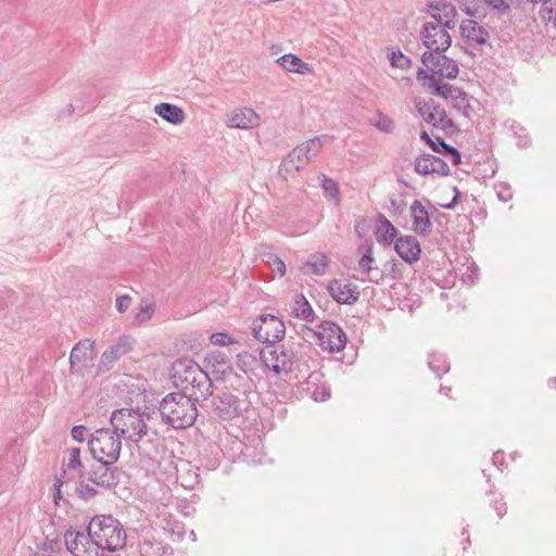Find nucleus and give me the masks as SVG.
Segmentation results:
<instances>
[{"instance_id": "obj_1", "label": "nucleus", "mask_w": 556, "mask_h": 556, "mask_svg": "<svg viewBox=\"0 0 556 556\" xmlns=\"http://www.w3.org/2000/svg\"><path fill=\"white\" fill-rule=\"evenodd\" d=\"M280 396L291 397L293 388L296 387L315 402H325L330 397V389L323 382L321 372H311L302 383L301 379L308 370L306 365L293 359L285 351H280Z\"/></svg>"}, {"instance_id": "obj_2", "label": "nucleus", "mask_w": 556, "mask_h": 556, "mask_svg": "<svg viewBox=\"0 0 556 556\" xmlns=\"http://www.w3.org/2000/svg\"><path fill=\"white\" fill-rule=\"evenodd\" d=\"M172 380L194 401L206 400L213 392L212 378L199 364L189 358L178 359L172 367Z\"/></svg>"}, {"instance_id": "obj_3", "label": "nucleus", "mask_w": 556, "mask_h": 556, "mask_svg": "<svg viewBox=\"0 0 556 556\" xmlns=\"http://www.w3.org/2000/svg\"><path fill=\"white\" fill-rule=\"evenodd\" d=\"M89 535L100 548V556L104 552H116L126 545L127 534L123 525L111 515H99L89 522Z\"/></svg>"}, {"instance_id": "obj_4", "label": "nucleus", "mask_w": 556, "mask_h": 556, "mask_svg": "<svg viewBox=\"0 0 556 556\" xmlns=\"http://www.w3.org/2000/svg\"><path fill=\"white\" fill-rule=\"evenodd\" d=\"M193 401L180 392L166 395L159 407L162 419L175 429L192 426L198 415Z\"/></svg>"}, {"instance_id": "obj_5", "label": "nucleus", "mask_w": 556, "mask_h": 556, "mask_svg": "<svg viewBox=\"0 0 556 556\" xmlns=\"http://www.w3.org/2000/svg\"><path fill=\"white\" fill-rule=\"evenodd\" d=\"M253 334L264 344L258 350L264 366L278 374V317L273 314L260 316L254 323Z\"/></svg>"}, {"instance_id": "obj_6", "label": "nucleus", "mask_w": 556, "mask_h": 556, "mask_svg": "<svg viewBox=\"0 0 556 556\" xmlns=\"http://www.w3.org/2000/svg\"><path fill=\"white\" fill-rule=\"evenodd\" d=\"M110 422L114 432L126 441L139 442L147 434L143 416L132 409L122 408L112 413Z\"/></svg>"}, {"instance_id": "obj_7", "label": "nucleus", "mask_w": 556, "mask_h": 556, "mask_svg": "<svg viewBox=\"0 0 556 556\" xmlns=\"http://www.w3.org/2000/svg\"><path fill=\"white\" fill-rule=\"evenodd\" d=\"M88 446L96 460L116 463L121 454L122 441L114 430L101 428L91 434Z\"/></svg>"}, {"instance_id": "obj_8", "label": "nucleus", "mask_w": 556, "mask_h": 556, "mask_svg": "<svg viewBox=\"0 0 556 556\" xmlns=\"http://www.w3.org/2000/svg\"><path fill=\"white\" fill-rule=\"evenodd\" d=\"M321 147L323 142L319 138L311 139L298 146L280 163V172L282 170L281 167H283L285 172L289 175L298 173L301 167L319 153Z\"/></svg>"}, {"instance_id": "obj_9", "label": "nucleus", "mask_w": 556, "mask_h": 556, "mask_svg": "<svg viewBox=\"0 0 556 556\" xmlns=\"http://www.w3.org/2000/svg\"><path fill=\"white\" fill-rule=\"evenodd\" d=\"M446 50L425 51L421 55V62L429 74H433L438 78L454 79L458 75V65L447 58L444 52Z\"/></svg>"}, {"instance_id": "obj_10", "label": "nucleus", "mask_w": 556, "mask_h": 556, "mask_svg": "<svg viewBox=\"0 0 556 556\" xmlns=\"http://www.w3.org/2000/svg\"><path fill=\"white\" fill-rule=\"evenodd\" d=\"M215 414L223 420H233L243 415L249 403L245 397L223 392L214 400Z\"/></svg>"}, {"instance_id": "obj_11", "label": "nucleus", "mask_w": 556, "mask_h": 556, "mask_svg": "<svg viewBox=\"0 0 556 556\" xmlns=\"http://www.w3.org/2000/svg\"><path fill=\"white\" fill-rule=\"evenodd\" d=\"M317 337L319 345L329 353H338L346 345L344 331L333 321H321L318 326Z\"/></svg>"}, {"instance_id": "obj_12", "label": "nucleus", "mask_w": 556, "mask_h": 556, "mask_svg": "<svg viewBox=\"0 0 556 556\" xmlns=\"http://www.w3.org/2000/svg\"><path fill=\"white\" fill-rule=\"evenodd\" d=\"M448 29L435 22L424 24L420 37L428 51L447 50L451 47L452 38Z\"/></svg>"}, {"instance_id": "obj_13", "label": "nucleus", "mask_w": 556, "mask_h": 556, "mask_svg": "<svg viewBox=\"0 0 556 556\" xmlns=\"http://www.w3.org/2000/svg\"><path fill=\"white\" fill-rule=\"evenodd\" d=\"M64 541L67 551L74 556H100V548L96 546L94 540L89 535V526L87 527V533L66 531Z\"/></svg>"}, {"instance_id": "obj_14", "label": "nucleus", "mask_w": 556, "mask_h": 556, "mask_svg": "<svg viewBox=\"0 0 556 556\" xmlns=\"http://www.w3.org/2000/svg\"><path fill=\"white\" fill-rule=\"evenodd\" d=\"M417 80L422 83V86L430 90L433 96L443 98L445 100H453L455 93L459 94V88L443 83L442 78L434 77L433 74H429L426 70L419 68L416 74Z\"/></svg>"}, {"instance_id": "obj_15", "label": "nucleus", "mask_w": 556, "mask_h": 556, "mask_svg": "<svg viewBox=\"0 0 556 556\" xmlns=\"http://www.w3.org/2000/svg\"><path fill=\"white\" fill-rule=\"evenodd\" d=\"M135 340L129 336H122L118 340L110 345L101 355L99 362V370L108 371L124 355L132 350Z\"/></svg>"}, {"instance_id": "obj_16", "label": "nucleus", "mask_w": 556, "mask_h": 556, "mask_svg": "<svg viewBox=\"0 0 556 556\" xmlns=\"http://www.w3.org/2000/svg\"><path fill=\"white\" fill-rule=\"evenodd\" d=\"M92 467L89 480L101 488L111 489L118 483V471L113 465L115 463H106V460H97Z\"/></svg>"}, {"instance_id": "obj_17", "label": "nucleus", "mask_w": 556, "mask_h": 556, "mask_svg": "<svg viewBox=\"0 0 556 556\" xmlns=\"http://www.w3.org/2000/svg\"><path fill=\"white\" fill-rule=\"evenodd\" d=\"M203 364L202 368L215 380H225L226 376L232 371L226 355L219 351L207 354Z\"/></svg>"}, {"instance_id": "obj_18", "label": "nucleus", "mask_w": 556, "mask_h": 556, "mask_svg": "<svg viewBox=\"0 0 556 556\" xmlns=\"http://www.w3.org/2000/svg\"><path fill=\"white\" fill-rule=\"evenodd\" d=\"M328 292L333 300L341 304H353L359 298L356 285L339 279L329 282Z\"/></svg>"}, {"instance_id": "obj_19", "label": "nucleus", "mask_w": 556, "mask_h": 556, "mask_svg": "<svg viewBox=\"0 0 556 556\" xmlns=\"http://www.w3.org/2000/svg\"><path fill=\"white\" fill-rule=\"evenodd\" d=\"M415 170L421 175L438 174L446 176L450 167L445 161L433 154H424L416 159Z\"/></svg>"}, {"instance_id": "obj_20", "label": "nucleus", "mask_w": 556, "mask_h": 556, "mask_svg": "<svg viewBox=\"0 0 556 556\" xmlns=\"http://www.w3.org/2000/svg\"><path fill=\"white\" fill-rule=\"evenodd\" d=\"M397 255L408 264L415 263L420 256V244L413 236H402L394 241Z\"/></svg>"}, {"instance_id": "obj_21", "label": "nucleus", "mask_w": 556, "mask_h": 556, "mask_svg": "<svg viewBox=\"0 0 556 556\" xmlns=\"http://www.w3.org/2000/svg\"><path fill=\"white\" fill-rule=\"evenodd\" d=\"M409 212L413 219V230L419 236L429 235L432 230V224L425 205L420 201L415 200L409 207Z\"/></svg>"}, {"instance_id": "obj_22", "label": "nucleus", "mask_w": 556, "mask_h": 556, "mask_svg": "<svg viewBox=\"0 0 556 556\" xmlns=\"http://www.w3.org/2000/svg\"><path fill=\"white\" fill-rule=\"evenodd\" d=\"M258 124V115L249 108L233 110L227 118V125L231 128L250 129Z\"/></svg>"}, {"instance_id": "obj_23", "label": "nucleus", "mask_w": 556, "mask_h": 556, "mask_svg": "<svg viewBox=\"0 0 556 556\" xmlns=\"http://www.w3.org/2000/svg\"><path fill=\"white\" fill-rule=\"evenodd\" d=\"M460 31L465 39L478 46L485 45L490 38L489 33L472 20L464 21L460 25Z\"/></svg>"}, {"instance_id": "obj_24", "label": "nucleus", "mask_w": 556, "mask_h": 556, "mask_svg": "<svg viewBox=\"0 0 556 556\" xmlns=\"http://www.w3.org/2000/svg\"><path fill=\"white\" fill-rule=\"evenodd\" d=\"M154 113L173 125H179L186 119L184 110L168 102L156 104L154 106Z\"/></svg>"}, {"instance_id": "obj_25", "label": "nucleus", "mask_w": 556, "mask_h": 556, "mask_svg": "<svg viewBox=\"0 0 556 556\" xmlns=\"http://www.w3.org/2000/svg\"><path fill=\"white\" fill-rule=\"evenodd\" d=\"M93 349L94 342L89 339H84L76 343L70 355L71 367L73 368L88 358L92 359Z\"/></svg>"}, {"instance_id": "obj_26", "label": "nucleus", "mask_w": 556, "mask_h": 556, "mask_svg": "<svg viewBox=\"0 0 556 556\" xmlns=\"http://www.w3.org/2000/svg\"><path fill=\"white\" fill-rule=\"evenodd\" d=\"M291 314L300 319L305 320L306 323L314 321V311L307 301V299L303 294H295L293 301L291 303Z\"/></svg>"}, {"instance_id": "obj_27", "label": "nucleus", "mask_w": 556, "mask_h": 556, "mask_svg": "<svg viewBox=\"0 0 556 556\" xmlns=\"http://www.w3.org/2000/svg\"><path fill=\"white\" fill-rule=\"evenodd\" d=\"M397 230L383 215H380L377 224V240L383 245H391L395 241Z\"/></svg>"}, {"instance_id": "obj_28", "label": "nucleus", "mask_w": 556, "mask_h": 556, "mask_svg": "<svg viewBox=\"0 0 556 556\" xmlns=\"http://www.w3.org/2000/svg\"><path fill=\"white\" fill-rule=\"evenodd\" d=\"M280 67H283L288 72L299 73L302 75L312 72V67L308 63L292 53L280 56Z\"/></svg>"}, {"instance_id": "obj_29", "label": "nucleus", "mask_w": 556, "mask_h": 556, "mask_svg": "<svg viewBox=\"0 0 556 556\" xmlns=\"http://www.w3.org/2000/svg\"><path fill=\"white\" fill-rule=\"evenodd\" d=\"M415 106L422 119L433 126L441 106L437 104L432 99L416 100Z\"/></svg>"}, {"instance_id": "obj_30", "label": "nucleus", "mask_w": 556, "mask_h": 556, "mask_svg": "<svg viewBox=\"0 0 556 556\" xmlns=\"http://www.w3.org/2000/svg\"><path fill=\"white\" fill-rule=\"evenodd\" d=\"M140 553L142 556H172L173 551L168 545H163L161 542L144 539L140 543Z\"/></svg>"}, {"instance_id": "obj_31", "label": "nucleus", "mask_w": 556, "mask_h": 556, "mask_svg": "<svg viewBox=\"0 0 556 556\" xmlns=\"http://www.w3.org/2000/svg\"><path fill=\"white\" fill-rule=\"evenodd\" d=\"M456 15L457 11L455 7L451 3H445L444 5H441L440 12L431 14L435 23L441 24L450 29L456 26Z\"/></svg>"}, {"instance_id": "obj_32", "label": "nucleus", "mask_w": 556, "mask_h": 556, "mask_svg": "<svg viewBox=\"0 0 556 556\" xmlns=\"http://www.w3.org/2000/svg\"><path fill=\"white\" fill-rule=\"evenodd\" d=\"M434 152L440 153L444 157L451 160L453 165H458L462 162V156L459 151L447 144L442 138L437 137L435 142H433L432 148Z\"/></svg>"}, {"instance_id": "obj_33", "label": "nucleus", "mask_w": 556, "mask_h": 556, "mask_svg": "<svg viewBox=\"0 0 556 556\" xmlns=\"http://www.w3.org/2000/svg\"><path fill=\"white\" fill-rule=\"evenodd\" d=\"M162 528L165 532L168 533L169 538L173 541H179L185 535L184 526L178 520L174 519L173 516H170V515L163 516Z\"/></svg>"}, {"instance_id": "obj_34", "label": "nucleus", "mask_w": 556, "mask_h": 556, "mask_svg": "<svg viewBox=\"0 0 556 556\" xmlns=\"http://www.w3.org/2000/svg\"><path fill=\"white\" fill-rule=\"evenodd\" d=\"M539 15L545 25H551L556 29V0H543Z\"/></svg>"}, {"instance_id": "obj_35", "label": "nucleus", "mask_w": 556, "mask_h": 556, "mask_svg": "<svg viewBox=\"0 0 556 556\" xmlns=\"http://www.w3.org/2000/svg\"><path fill=\"white\" fill-rule=\"evenodd\" d=\"M329 260L324 253H315L311 255L309 260L306 262V267L315 275L321 276L326 273L328 268Z\"/></svg>"}, {"instance_id": "obj_36", "label": "nucleus", "mask_w": 556, "mask_h": 556, "mask_svg": "<svg viewBox=\"0 0 556 556\" xmlns=\"http://www.w3.org/2000/svg\"><path fill=\"white\" fill-rule=\"evenodd\" d=\"M428 366L439 378H441L442 375L447 372L450 369V364L447 363L445 356L438 353L429 354Z\"/></svg>"}, {"instance_id": "obj_37", "label": "nucleus", "mask_w": 556, "mask_h": 556, "mask_svg": "<svg viewBox=\"0 0 556 556\" xmlns=\"http://www.w3.org/2000/svg\"><path fill=\"white\" fill-rule=\"evenodd\" d=\"M320 178V187L324 190V193L327 198L338 200L339 201V187L338 184L327 177L325 174L319 176Z\"/></svg>"}, {"instance_id": "obj_38", "label": "nucleus", "mask_w": 556, "mask_h": 556, "mask_svg": "<svg viewBox=\"0 0 556 556\" xmlns=\"http://www.w3.org/2000/svg\"><path fill=\"white\" fill-rule=\"evenodd\" d=\"M370 124L384 134H390L394 129L393 119L382 113L371 117Z\"/></svg>"}, {"instance_id": "obj_39", "label": "nucleus", "mask_w": 556, "mask_h": 556, "mask_svg": "<svg viewBox=\"0 0 556 556\" xmlns=\"http://www.w3.org/2000/svg\"><path fill=\"white\" fill-rule=\"evenodd\" d=\"M155 311V306L152 302L143 301L140 305L138 313L135 315V321L137 324H143L151 319Z\"/></svg>"}, {"instance_id": "obj_40", "label": "nucleus", "mask_w": 556, "mask_h": 556, "mask_svg": "<svg viewBox=\"0 0 556 556\" xmlns=\"http://www.w3.org/2000/svg\"><path fill=\"white\" fill-rule=\"evenodd\" d=\"M389 61L392 66L399 67V68H408L410 66V59L403 54L400 50L399 51H392L389 54Z\"/></svg>"}, {"instance_id": "obj_41", "label": "nucleus", "mask_w": 556, "mask_h": 556, "mask_svg": "<svg viewBox=\"0 0 556 556\" xmlns=\"http://www.w3.org/2000/svg\"><path fill=\"white\" fill-rule=\"evenodd\" d=\"M374 261L375 260L372 257V247L368 245V247H366V250H365L363 256L358 261L359 269L362 271L366 273L367 275H369L374 270V268L371 267V263H374Z\"/></svg>"}, {"instance_id": "obj_42", "label": "nucleus", "mask_w": 556, "mask_h": 556, "mask_svg": "<svg viewBox=\"0 0 556 556\" xmlns=\"http://www.w3.org/2000/svg\"><path fill=\"white\" fill-rule=\"evenodd\" d=\"M453 106L459 111H463L464 114H468V110H470L469 98L466 92L459 89V94L455 93L453 100H451Z\"/></svg>"}, {"instance_id": "obj_43", "label": "nucleus", "mask_w": 556, "mask_h": 556, "mask_svg": "<svg viewBox=\"0 0 556 556\" xmlns=\"http://www.w3.org/2000/svg\"><path fill=\"white\" fill-rule=\"evenodd\" d=\"M433 127L444 130V131H446L453 127L452 119L447 116L445 110H443L442 108L440 109V111L438 113L437 121H435Z\"/></svg>"}, {"instance_id": "obj_44", "label": "nucleus", "mask_w": 556, "mask_h": 556, "mask_svg": "<svg viewBox=\"0 0 556 556\" xmlns=\"http://www.w3.org/2000/svg\"><path fill=\"white\" fill-rule=\"evenodd\" d=\"M80 466H81L80 450L77 447H73L68 451V459L66 463V468L68 470H76Z\"/></svg>"}, {"instance_id": "obj_45", "label": "nucleus", "mask_w": 556, "mask_h": 556, "mask_svg": "<svg viewBox=\"0 0 556 556\" xmlns=\"http://www.w3.org/2000/svg\"><path fill=\"white\" fill-rule=\"evenodd\" d=\"M494 189L496 191L497 198L502 202H508L513 198L511 188L508 184L500 182L494 186Z\"/></svg>"}, {"instance_id": "obj_46", "label": "nucleus", "mask_w": 556, "mask_h": 556, "mask_svg": "<svg viewBox=\"0 0 556 556\" xmlns=\"http://www.w3.org/2000/svg\"><path fill=\"white\" fill-rule=\"evenodd\" d=\"M210 342L214 345L225 346V345L231 344L232 339L227 333L217 332V333L211 334Z\"/></svg>"}, {"instance_id": "obj_47", "label": "nucleus", "mask_w": 556, "mask_h": 556, "mask_svg": "<svg viewBox=\"0 0 556 556\" xmlns=\"http://www.w3.org/2000/svg\"><path fill=\"white\" fill-rule=\"evenodd\" d=\"M76 492L78 496L85 501L92 498L97 494V491L93 486L84 483L76 488Z\"/></svg>"}, {"instance_id": "obj_48", "label": "nucleus", "mask_w": 556, "mask_h": 556, "mask_svg": "<svg viewBox=\"0 0 556 556\" xmlns=\"http://www.w3.org/2000/svg\"><path fill=\"white\" fill-rule=\"evenodd\" d=\"M511 128L514 130V134L518 137V146L527 147L530 142V139L526 134V130L519 125L513 126Z\"/></svg>"}, {"instance_id": "obj_49", "label": "nucleus", "mask_w": 556, "mask_h": 556, "mask_svg": "<svg viewBox=\"0 0 556 556\" xmlns=\"http://www.w3.org/2000/svg\"><path fill=\"white\" fill-rule=\"evenodd\" d=\"M489 7H491L493 10H496L500 13L505 12L509 4L507 0H483Z\"/></svg>"}, {"instance_id": "obj_50", "label": "nucleus", "mask_w": 556, "mask_h": 556, "mask_svg": "<svg viewBox=\"0 0 556 556\" xmlns=\"http://www.w3.org/2000/svg\"><path fill=\"white\" fill-rule=\"evenodd\" d=\"M88 432L85 426H74L72 429V437L74 440L83 442Z\"/></svg>"}, {"instance_id": "obj_51", "label": "nucleus", "mask_w": 556, "mask_h": 556, "mask_svg": "<svg viewBox=\"0 0 556 556\" xmlns=\"http://www.w3.org/2000/svg\"><path fill=\"white\" fill-rule=\"evenodd\" d=\"M130 305V298L128 295H122L116 299V308L123 313Z\"/></svg>"}, {"instance_id": "obj_52", "label": "nucleus", "mask_w": 556, "mask_h": 556, "mask_svg": "<svg viewBox=\"0 0 556 556\" xmlns=\"http://www.w3.org/2000/svg\"><path fill=\"white\" fill-rule=\"evenodd\" d=\"M492 507L494 508L500 518H502L506 514V503L502 502V500H494L492 503Z\"/></svg>"}, {"instance_id": "obj_53", "label": "nucleus", "mask_w": 556, "mask_h": 556, "mask_svg": "<svg viewBox=\"0 0 556 556\" xmlns=\"http://www.w3.org/2000/svg\"><path fill=\"white\" fill-rule=\"evenodd\" d=\"M445 3L446 2H442V1L430 2L429 3V9L431 10V14L440 12L441 11V5H444Z\"/></svg>"}, {"instance_id": "obj_54", "label": "nucleus", "mask_w": 556, "mask_h": 556, "mask_svg": "<svg viewBox=\"0 0 556 556\" xmlns=\"http://www.w3.org/2000/svg\"><path fill=\"white\" fill-rule=\"evenodd\" d=\"M420 139H421L422 141H425L427 144H429V146H430V148H432L433 142H435V139H434V140H433V139H431V138L429 137V135L427 134V131H425V130H422V131L420 132Z\"/></svg>"}, {"instance_id": "obj_55", "label": "nucleus", "mask_w": 556, "mask_h": 556, "mask_svg": "<svg viewBox=\"0 0 556 556\" xmlns=\"http://www.w3.org/2000/svg\"><path fill=\"white\" fill-rule=\"evenodd\" d=\"M368 276V280L378 283L380 277H378V273L374 269Z\"/></svg>"}, {"instance_id": "obj_56", "label": "nucleus", "mask_w": 556, "mask_h": 556, "mask_svg": "<svg viewBox=\"0 0 556 556\" xmlns=\"http://www.w3.org/2000/svg\"><path fill=\"white\" fill-rule=\"evenodd\" d=\"M502 458V452L497 451L493 454L492 462L494 465H497Z\"/></svg>"}, {"instance_id": "obj_57", "label": "nucleus", "mask_w": 556, "mask_h": 556, "mask_svg": "<svg viewBox=\"0 0 556 556\" xmlns=\"http://www.w3.org/2000/svg\"><path fill=\"white\" fill-rule=\"evenodd\" d=\"M457 197H458V192L453 198V200L448 204H444L443 207L446 208V210L453 208L455 206V203L457 202Z\"/></svg>"}, {"instance_id": "obj_58", "label": "nucleus", "mask_w": 556, "mask_h": 556, "mask_svg": "<svg viewBox=\"0 0 556 556\" xmlns=\"http://www.w3.org/2000/svg\"><path fill=\"white\" fill-rule=\"evenodd\" d=\"M457 197H458V192L453 198V200L448 204H444L443 207L446 208V210L453 208L455 206V203L457 202Z\"/></svg>"}, {"instance_id": "obj_59", "label": "nucleus", "mask_w": 556, "mask_h": 556, "mask_svg": "<svg viewBox=\"0 0 556 556\" xmlns=\"http://www.w3.org/2000/svg\"><path fill=\"white\" fill-rule=\"evenodd\" d=\"M61 484L60 485H55V494H54V502L55 504H59V500H61Z\"/></svg>"}, {"instance_id": "obj_60", "label": "nucleus", "mask_w": 556, "mask_h": 556, "mask_svg": "<svg viewBox=\"0 0 556 556\" xmlns=\"http://www.w3.org/2000/svg\"><path fill=\"white\" fill-rule=\"evenodd\" d=\"M286 274V265L282 261H280V277Z\"/></svg>"}, {"instance_id": "obj_61", "label": "nucleus", "mask_w": 556, "mask_h": 556, "mask_svg": "<svg viewBox=\"0 0 556 556\" xmlns=\"http://www.w3.org/2000/svg\"><path fill=\"white\" fill-rule=\"evenodd\" d=\"M465 13L469 16H473L475 15V12L469 8V7H466L464 9Z\"/></svg>"}, {"instance_id": "obj_62", "label": "nucleus", "mask_w": 556, "mask_h": 556, "mask_svg": "<svg viewBox=\"0 0 556 556\" xmlns=\"http://www.w3.org/2000/svg\"><path fill=\"white\" fill-rule=\"evenodd\" d=\"M280 327H281V329L279 330V333H280V340H281L285 334V325H283L282 320H280Z\"/></svg>"}, {"instance_id": "obj_63", "label": "nucleus", "mask_w": 556, "mask_h": 556, "mask_svg": "<svg viewBox=\"0 0 556 556\" xmlns=\"http://www.w3.org/2000/svg\"><path fill=\"white\" fill-rule=\"evenodd\" d=\"M450 391H451V389H450V388H444V387H442V388L440 389V392H441V393H443V394H445V395H448V392H450Z\"/></svg>"}, {"instance_id": "obj_64", "label": "nucleus", "mask_w": 556, "mask_h": 556, "mask_svg": "<svg viewBox=\"0 0 556 556\" xmlns=\"http://www.w3.org/2000/svg\"><path fill=\"white\" fill-rule=\"evenodd\" d=\"M190 538L193 542L195 541V533L193 530L190 531Z\"/></svg>"}]
</instances>
